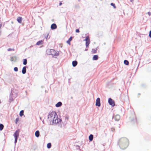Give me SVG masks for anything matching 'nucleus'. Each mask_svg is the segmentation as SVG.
Instances as JSON below:
<instances>
[{
  "instance_id": "nucleus-1",
  "label": "nucleus",
  "mask_w": 151,
  "mask_h": 151,
  "mask_svg": "<svg viewBox=\"0 0 151 151\" xmlns=\"http://www.w3.org/2000/svg\"><path fill=\"white\" fill-rule=\"evenodd\" d=\"M48 119H49L50 124H56L58 122L56 113L54 111L50 112L48 116Z\"/></svg>"
},
{
  "instance_id": "nucleus-2",
  "label": "nucleus",
  "mask_w": 151,
  "mask_h": 151,
  "mask_svg": "<svg viewBox=\"0 0 151 151\" xmlns=\"http://www.w3.org/2000/svg\"><path fill=\"white\" fill-rule=\"evenodd\" d=\"M118 144L121 149H124L126 148L129 145L128 140L126 137H122L118 140Z\"/></svg>"
},
{
  "instance_id": "nucleus-3",
  "label": "nucleus",
  "mask_w": 151,
  "mask_h": 151,
  "mask_svg": "<svg viewBox=\"0 0 151 151\" xmlns=\"http://www.w3.org/2000/svg\"><path fill=\"white\" fill-rule=\"evenodd\" d=\"M46 53L48 55H51L53 56H57L58 54L55 50L51 49H47L46 51Z\"/></svg>"
},
{
  "instance_id": "nucleus-4",
  "label": "nucleus",
  "mask_w": 151,
  "mask_h": 151,
  "mask_svg": "<svg viewBox=\"0 0 151 151\" xmlns=\"http://www.w3.org/2000/svg\"><path fill=\"white\" fill-rule=\"evenodd\" d=\"M19 130L16 131L14 134V136L15 138V143H16L17 142L18 137L19 136Z\"/></svg>"
},
{
  "instance_id": "nucleus-5",
  "label": "nucleus",
  "mask_w": 151,
  "mask_h": 151,
  "mask_svg": "<svg viewBox=\"0 0 151 151\" xmlns=\"http://www.w3.org/2000/svg\"><path fill=\"white\" fill-rule=\"evenodd\" d=\"M85 40L86 41V48H88L90 42L89 39V37L88 36L86 37Z\"/></svg>"
},
{
  "instance_id": "nucleus-6",
  "label": "nucleus",
  "mask_w": 151,
  "mask_h": 151,
  "mask_svg": "<svg viewBox=\"0 0 151 151\" xmlns=\"http://www.w3.org/2000/svg\"><path fill=\"white\" fill-rule=\"evenodd\" d=\"M108 103L109 104L111 105L112 106H114L115 105L114 101L111 98L109 99Z\"/></svg>"
},
{
  "instance_id": "nucleus-7",
  "label": "nucleus",
  "mask_w": 151,
  "mask_h": 151,
  "mask_svg": "<svg viewBox=\"0 0 151 151\" xmlns=\"http://www.w3.org/2000/svg\"><path fill=\"white\" fill-rule=\"evenodd\" d=\"M100 99L99 98H98L96 101V105L98 106H101V104L100 102Z\"/></svg>"
},
{
  "instance_id": "nucleus-8",
  "label": "nucleus",
  "mask_w": 151,
  "mask_h": 151,
  "mask_svg": "<svg viewBox=\"0 0 151 151\" xmlns=\"http://www.w3.org/2000/svg\"><path fill=\"white\" fill-rule=\"evenodd\" d=\"M120 118V116L118 114H116L114 116V119L115 120L117 121H119V120Z\"/></svg>"
},
{
  "instance_id": "nucleus-9",
  "label": "nucleus",
  "mask_w": 151,
  "mask_h": 151,
  "mask_svg": "<svg viewBox=\"0 0 151 151\" xmlns=\"http://www.w3.org/2000/svg\"><path fill=\"white\" fill-rule=\"evenodd\" d=\"M51 28L52 29H56L57 28V25L55 24H52L51 26Z\"/></svg>"
},
{
  "instance_id": "nucleus-10",
  "label": "nucleus",
  "mask_w": 151,
  "mask_h": 151,
  "mask_svg": "<svg viewBox=\"0 0 151 151\" xmlns=\"http://www.w3.org/2000/svg\"><path fill=\"white\" fill-rule=\"evenodd\" d=\"M17 20L18 22L19 23H21L22 20V18L21 17H18L17 19Z\"/></svg>"
},
{
  "instance_id": "nucleus-11",
  "label": "nucleus",
  "mask_w": 151,
  "mask_h": 151,
  "mask_svg": "<svg viewBox=\"0 0 151 151\" xmlns=\"http://www.w3.org/2000/svg\"><path fill=\"white\" fill-rule=\"evenodd\" d=\"M77 63H78L77 61H73L72 62L73 66L74 67L76 66L77 65Z\"/></svg>"
},
{
  "instance_id": "nucleus-12",
  "label": "nucleus",
  "mask_w": 151,
  "mask_h": 151,
  "mask_svg": "<svg viewBox=\"0 0 151 151\" xmlns=\"http://www.w3.org/2000/svg\"><path fill=\"white\" fill-rule=\"evenodd\" d=\"M22 72V73L23 74H24L26 73V69L25 66H24L23 68Z\"/></svg>"
},
{
  "instance_id": "nucleus-13",
  "label": "nucleus",
  "mask_w": 151,
  "mask_h": 151,
  "mask_svg": "<svg viewBox=\"0 0 151 151\" xmlns=\"http://www.w3.org/2000/svg\"><path fill=\"white\" fill-rule=\"evenodd\" d=\"M72 37H70L69 38L68 40L67 41V43L69 45H70V42L72 40Z\"/></svg>"
},
{
  "instance_id": "nucleus-14",
  "label": "nucleus",
  "mask_w": 151,
  "mask_h": 151,
  "mask_svg": "<svg viewBox=\"0 0 151 151\" xmlns=\"http://www.w3.org/2000/svg\"><path fill=\"white\" fill-rule=\"evenodd\" d=\"M62 105V103L61 102H59L56 104L55 106L56 107H59L61 106Z\"/></svg>"
},
{
  "instance_id": "nucleus-15",
  "label": "nucleus",
  "mask_w": 151,
  "mask_h": 151,
  "mask_svg": "<svg viewBox=\"0 0 151 151\" xmlns=\"http://www.w3.org/2000/svg\"><path fill=\"white\" fill-rule=\"evenodd\" d=\"M35 135L37 137H38L40 135V132L39 131H37L35 132Z\"/></svg>"
},
{
  "instance_id": "nucleus-16",
  "label": "nucleus",
  "mask_w": 151,
  "mask_h": 151,
  "mask_svg": "<svg viewBox=\"0 0 151 151\" xmlns=\"http://www.w3.org/2000/svg\"><path fill=\"white\" fill-rule=\"evenodd\" d=\"M93 139V136L92 134H90L89 137V140L90 141H92Z\"/></svg>"
},
{
  "instance_id": "nucleus-17",
  "label": "nucleus",
  "mask_w": 151,
  "mask_h": 151,
  "mask_svg": "<svg viewBox=\"0 0 151 151\" xmlns=\"http://www.w3.org/2000/svg\"><path fill=\"white\" fill-rule=\"evenodd\" d=\"M98 59V56L97 55H94L93 58V60H96Z\"/></svg>"
},
{
  "instance_id": "nucleus-18",
  "label": "nucleus",
  "mask_w": 151,
  "mask_h": 151,
  "mask_svg": "<svg viewBox=\"0 0 151 151\" xmlns=\"http://www.w3.org/2000/svg\"><path fill=\"white\" fill-rule=\"evenodd\" d=\"M43 43V41L42 40H40L38 42L36 43V45H40V44H42Z\"/></svg>"
},
{
  "instance_id": "nucleus-19",
  "label": "nucleus",
  "mask_w": 151,
  "mask_h": 151,
  "mask_svg": "<svg viewBox=\"0 0 151 151\" xmlns=\"http://www.w3.org/2000/svg\"><path fill=\"white\" fill-rule=\"evenodd\" d=\"M23 64L24 65H26L27 63V60L26 59H23Z\"/></svg>"
},
{
  "instance_id": "nucleus-20",
  "label": "nucleus",
  "mask_w": 151,
  "mask_h": 151,
  "mask_svg": "<svg viewBox=\"0 0 151 151\" xmlns=\"http://www.w3.org/2000/svg\"><path fill=\"white\" fill-rule=\"evenodd\" d=\"M124 63L125 65H128L129 64V62L128 61L126 60H125L124 61Z\"/></svg>"
},
{
  "instance_id": "nucleus-21",
  "label": "nucleus",
  "mask_w": 151,
  "mask_h": 151,
  "mask_svg": "<svg viewBox=\"0 0 151 151\" xmlns=\"http://www.w3.org/2000/svg\"><path fill=\"white\" fill-rule=\"evenodd\" d=\"M4 125L2 124H0V130L1 131L3 129Z\"/></svg>"
},
{
  "instance_id": "nucleus-22",
  "label": "nucleus",
  "mask_w": 151,
  "mask_h": 151,
  "mask_svg": "<svg viewBox=\"0 0 151 151\" xmlns=\"http://www.w3.org/2000/svg\"><path fill=\"white\" fill-rule=\"evenodd\" d=\"M24 111L23 110L21 111L19 113V115L20 116H22L23 115Z\"/></svg>"
},
{
  "instance_id": "nucleus-23",
  "label": "nucleus",
  "mask_w": 151,
  "mask_h": 151,
  "mask_svg": "<svg viewBox=\"0 0 151 151\" xmlns=\"http://www.w3.org/2000/svg\"><path fill=\"white\" fill-rule=\"evenodd\" d=\"M51 143H48L47 144V147L48 148H50L51 147Z\"/></svg>"
},
{
  "instance_id": "nucleus-24",
  "label": "nucleus",
  "mask_w": 151,
  "mask_h": 151,
  "mask_svg": "<svg viewBox=\"0 0 151 151\" xmlns=\"http://www.w3.org/2000/svg\"><path fill=\"white\" fill-rule=\"evenodd\" d=\"M19 118H17L16 119L15 122L16 124H17V122H19Z\"/></svg>"
},
{
  "instance_id": "nucleus-25",
  "label": "nucleus",
  "mask_w": 151,
  "mask_h": 151,
  "mask_svg": "<svg viewBox=\"0 0 151 151\" xmlns=\"http://www.w3.org/2000/svg\"><path fill=\"white\" fill-rule=\"evenodd\" d=\"M14 48H8L7 49V51H14Z\"/></svg>"
},
{
  "instance_id": "nucleus-26",
  "label": "nucleus",
  "mask_w": 151,
  "mask_h": 151,
  "mask_svg": "<svg viewBox=\"0 0 151 151\" xmlns=\"http://www.w3.org/2000/svg\"><path fill=\"white\" fill-rule=\"evenodd\" d=\"M92 52L93 53H95L96 52V49H92Z\"/></svg>"
},
{
  "instance_id": "nucleus-27",
  "label": "nucleus",
  "mask_w": 151,
  "mask_h": 151,
  "mask_svg": "<svg viewBox=\"0 0 151 151\" xmlns=\"http://www.w3.org/2000/svg\"><path fill=\"white\" fill-rule=\"evenodd\" d=\"M111 5L112 6H113L114 7V8H116V6H115V4H114L113 3H111Z\"/></svg>"
},
{
  "instance_id": "nucleus-28",
  "label": "nucleus",
  "mask_w": 151,
  "mask_h": 151,
  "mask_svg": "<svg viewBox=\"0 0 151 151\" xmlns=\"http://www.w3.org/2000/svg\"><path fill=\"white\" fill-rule=\"evenodd\" d=\"M14 70L15 71H17L18 70L17 68V67H14Z\"/></svg>"
},
{
  "instance_id": "nucleus-29",
  "label": "nucleus",
  "mask_w": 151,
  "mask_h": 151,
  "mask_svg": "<svg viewBox=\"0 0 151 151\" xmlns=\"http://www.w3.org/2000/svg\"><path fill=\"white\" fill-rule=\"evenodd\" d=\"M14 60V58L13 57H12L11 58L10 60L11 61H12Z\"/></svg>"
},
{
  "instance_id": "nucleus-30",
  "label": "nucleus",
  "mask_w": 151,
  "mask_h": 151,
  "mask_svg": "<svg viewBox=\"0 0 151 151\" xmlns=\"http://www.w3.org/2000/svg\"><path fill=\"white\" fill-rule=\"evenodd\" d=\"M76 32H77V33H78L79 32V29H76Z\"/></svg>"
},
{
  "instance_id": "nucleus-31",
  "label": "nucleus",
  "mask_w": 151,
  "mask_h": 151,
  "mask_svg": "<svg viewBox=\"0 0 151 151\" xmlns=\"http://www.w3.org/2000/svg\"><path fill=\"white\" fill-rule=\"evenodd\" d=\"M149 15V16H150L151 15V13L150 12H148L147 13Z\"/></svg>"
},
{
  "instance_id": "nucleus-32",
  "label": "nucleus",
  "mask_w": 151,
  "mask_h": 151,
  "mask_svg": "<svg viewBox=\"0 0 151 151\" xmlns=\"http://www.w3.org/2000/svg\"><path fill=\"white\" fill-rule=\"evenodd\" d=\"M149 36L150 37L151 36V31H150Z\"/></svg>"
},
{
  "instance_id": "nucleus-33",
  "label": "nucleus",
  "mask_w": 151,
  "mask_h": 151,
  "mask_svg": "<svg viewBox=\"0 0 151 151\" xmlns=\"http://www.w3.org/2000/svg\"><path fill=\"white\" fill-rule=\"evenodd\" d=\"M62 3L61 2H60L59 3V5L60 6L62 5Z\"/></svg>"
},
{
  "instance_id": "nucleus-34",
  "label": "nucleus",
  "mask_w": 151,
  "mask_h": 151,
  "mask_svg": "<svg viewBox=\"0 0 151 151\" xmlns=\"http://www.w3.org/2000/svg\"><path fill=\"white\" fill-rule=\"evenodd\" d=\"M134 0H130V1L131 2H132Z\"/></svg>"
},
{
  "instance_id": "nucleus-35",
  "label": "nucleus",
  "mask_w": 151,
  "mask_h": 151,
  "mask_svg": "<svg viewBox=\"0 0 151 151\" xmlns=\"http://www.w3.org/2000/svg\"><path fill=\"white\" fill-rule=\"evenodd\" d=\"M88 49H86L85 51H87L88 50Z\"/></svg>"
}]
</instances>
